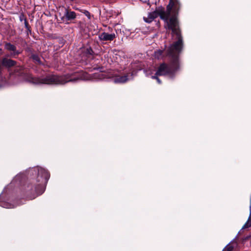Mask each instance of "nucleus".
I'll use <instances>...</instances> for the list:
<instances>
[{"instance_id": "obj_2", "label": "nucleus", "mask_w": 251, "mask_h": 251, "mask_svg": "<svg viewBox=\"0 0 251 251\" xmlns=\"http://www.w3.org/2000/svg\"><path fill=\"white\" fill-rule=\"evenodd\" d=\"M180 6L179 0H170L166 11L162 8H158L155 11L149 13L148 17H144L143 19L145 22L151 23L159 16L165 22V28L171 30L172 35L175 39L182 38L177 20Z\"/></svg>"}, {"instance_id": "obj_7", "label": "nucleus", "mask_w": 251, "mask_h": 251, "mask_svg": "<svg viewBox=\"0 0 251 251\" xmlns=\"http://www.w3.org/2000/svg\"><path fill=\"white\" fill-rule=\"evenodd\" d=\"M108 29L109 31H111L110 33L103 32L99 34V38L100 41L111 42L116 38V30L114 29L113 31V29L110 27H108Z\"/></svg>"}, {"instance_id": "obj_8", "label": "nucleus", "mask_w": 251, "mask_h": 251, "mask_svg": "<svg viewBox=\"0 0 251 251\" xmlns=\"http://www.w3.org/2000/svg\"><path fill=\"white\" fill-rule=\"evenodd\" d=\"M95 52L91 47H85L81 49L80 56L85 61L92 60L95 56Z\"/></svg>"}, {"instance_id": "obj_15", "label": "nucleus", "mask_w": 251, "mask_h": 251, "mask_svg": "<svg viewBox=\"0 0 251 251\" xmlns=\"http://www.w3.org/2000/svg\"><path fill=\"white\" fill-rule=\"evenodd\" d=\"M24 24H25V27L27 29V31L31 32V27L29 26L28 23L27 21L26 20V19L25 20Z\"/></svg>"}, {"instance_id": "obj_20", "label": "nucleus", "mask_w": 251, "mask_h": 251, "mask_svg": "<svg viewBox=\"0 0 251 251\" xmlns=\"http://www.w3.org/2000/svg\"><path fill=\"white\" fill-rule=\"evenodd\" d=\"M1 87V85L0 84V88Z\"/></svg>"}, {"instance_id": "obj_3", "label": "nucleus", "mask_w": 251, "mask_h": 251, "mask_svg": "<svg viewBox=\"0 0 251 251\" xmlns=\"http://www.w3.org/2000/svg\"><path fill=\"white\" fill-rule=\"evenodd\" d=\"M28 173L30 176H35L36 178L25 185L22 189L21 194L24 198L33 200L44 193L50 175L47 170L41 167L32 168Z\"/></svg>"}, {"instance_id": "obj_4", "label": "nucleus", "mask_w": 251, "mask_h": 251, "mask_svg": "<svg viewBox=\"0 0 251 251\" xmlns=\"http://www.w3.org/2000/svg\"><path fill=\"white\" fill-rule=\"evenodd\" d=\"M176 41L172 43L168 48L166 55L169 58V65L161 63L156 72V75H175L176 73L180 70L179 55L183 47V38L176 39Z\"/></svg>"}, {"instance_id": "obj_6", "label": "nucleus", "mask_w": 251, "mask_h": 251, "mask_svg": "<svg viewBox=\"0 0 251 251\" xmlns=\"http://www.w3.org/2000/svg\"><path fill=\"white\" fill-rule=\"evenodd\" d=\"M4 49L9 52L8 56L11 58H17L22 53V50H17L16 46L10 42H4Z\"/></svg>"}, {"instance_id": "obj_19", "label": "nucleus", "mask_w": 251, "mask_h": 251, "mask_svg": "<svg viewBox=\"0 0 251 251\" xmlns=\"http://www.w3.org/2000/svg\"><path fill=\"white\" fill-rule=\"evenodd\" d=\"M156 80L158 84H161V81L158 77H157Z\"/></svg>"}, {"instance_id": "obj_13", "label": "nucleus", "mask_w": 251, "mask_h": 251, "mask_svg": "<svg viewBox=\"0 0 251 251\" xmlns=\"http://www.w3.org/2000/svg\"><path fill=\"white\" fill-rule=\"evenodd\" d=\"M25 51L27 53V55L30 57L31 56V54H33L34 53V50L33 48L30 47H27L25 48Z\"/></svg>"}, {"instance_id": "obj_17", "label": "nucleus", "mask_w": 251, "mask_h": 251, "mask_svg": "<svg viewBox=\"0 0 251 251\" xmlns=\"http://www.w3.org/2000/svg\"><path fill=\"white\" fill-rule=\"evenodd\" d=\"M233 248L232 246H227L226 248V250L227 251H232L233 250Z\"/></svg>"}, {"instance_id": "obj_16", "label": "nucleus", "mask_w": 251, "mask_h": 251, "mask_svg": "<svg viewBox=\"0 0 251 251\" xmlns=\"http://www.w3.org/2000/svg\"><path fill=\"white\" fill-rule=\"evenodd\" d=\"M80 11L87 16L89 19H91V14L88 11L86 10H82Z\"/></svg>"}, {"instance_id": "obj_9", "label": "nucleus", "mask_w": 251, "mask_h": 251, "mask_svg": "<svg viewBox=\"0 0 251 251\" xmlns=\"http://www.w3.org/2000/svg\"><path fill=\"white\" fill-rule=\"evenodd\" d=\"M1 63L3 66L9 68L15 66L17 64V62L11 59L3 58Z\"/></svg>"}, {"instance_id": "obj_10", "label": "nucleus", "mask_w": 251, "mask_h": 251, "mask_svg": "<svg viewBox=\"0 0 251 251\" xmlns=\"http://www.w3.org/2000/svg\"><path fill=\"white\" fill-rule=\"evenodd\" d=\"M128 75H125L122 76H117L114 79V82L116 83H125L128 80Z\"/></svg>"}, {"instance_id": "obj_1", "label": "nucleus", "mask_w": 251, "mask_h": 251, "mask_svg": "<svg viewBox=\"0 0 251 251\" xmlns=\"http://www.w3.org/2000/svg\"><path fill=\"white\" fill-rule=\"evenodd\" d=\"M84 78V73L82 71L75 72L63 75H48L41 77H34L28 73L24 66H18L9 73L8 81L13 84L23 81L36 85L64 84L69 82H75Z\"/></svg>"}, {"instance_id": "obj_11", "label": "nucleus", "mask_w": 251, "mask_h": 251, "mask_svg": "<svg viewBox=\"0 0 251 251\" xmlns=\"http://www.w3.org/2000/svg\"><path fill=\"white\" fill-rule=\"evenodd\" d=\"M29 58L31 59L36 64L39 65L42 64L40 56L39 54L37 53H34L33 54H31V56H30Z\"/></svg>"}, {"instance_id": "obj_21", "label": "nucleus", "mask_w": 251, "mask_h": 251, "mask_svg": "<svg viewBox=\"0 0 251 251\" xmlns=\"http://www.w3.org/2000/svg\"><path fill=\"white\" fill-rule=\"evenodd\" d=\"M1 49H0V51H1Z\"/></svg>"}, {"instance_id": "obj_14", "label": "nucleus", "mask_w": 251, "mask_h": 251, "mask_svg": "<svg viewBox=\"0 0 251 251\" xmlns=\"http://www.w3.org/2000/svg\"><path fill=\"white\" fill-rule=\"evenodd\" d=\"M251 226V216L250 215L248 218V221L243 226L242 228H246Z\"/></svg>"}, {"instance_id": "obj_18", "label": "nucleus", "mask_w": 251, "mask_h": 251, "mask_svg": "<svg viewBox=\"0 0 251 251\" xmlns=\"http://www.w3.org/2000/svg\"><path fill=\"white\" fill-rule=\"evenodd\" d=\"M158 75H156L155 74L154 75H152L151 77L153 79H156V78L158 77Z\"/></svg>"}, {"instance_id": "obj_5", "label": "nucleus", "mask_w": 251, "mask_h": 251, "mask_svg": "<svg viewBox=\"0 0 251 251\" xmlns=\"http://www.w3.org/2000/svg\"><path fill=\"white\" fill-rule=\"evenodd\" d=\"M63 12V15L61 16L60 13H59V16H60L61 23H65L68 24L69 21L73 20L76 18V14L75 12L72 11L69 8L63 7L62 8Z\"/></svg>"}, {"instance_id": "obj_12", "label": "nucleus", "mask_w": 251, "mask_h": 251, "mask_svg": "<svg viewBox=\"0 0 251 251\" xmlns=\"http://www.w3.org/2000/svg\"><path fill=\"white\" fill-rule=\"evenodd\" d=\"M163 52L164 51L161 50L155 51L154 53V58L157 59H163L164 58Z\"/></svg>"}]
</instances>
